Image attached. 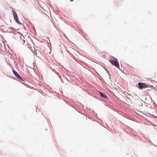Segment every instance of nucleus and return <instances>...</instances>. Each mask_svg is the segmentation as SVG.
Instances as JSON below:
<instances>
[{"mask_svg": "<svg viewBox=\"0 0 157 157\" xmlns=\"http://www.w3.org/2000/svg\"><path fill=\"white\" fill-rule=\"evenodd\" d=\"M109 61L113 65L117 68H119V63L118 60L113 56H111Z\"/></svg>", "mask_w": 157, "mask_h": 157, "instance_id": "obj_1", "label": "nucleus"}, {"mask_svg": "<svg viewBox=\"0 0 157 157\" xmlns=\"http://www.w3.org/2000/svg\"><path fill=\"white\" fill-rule=\"evenodd\" d=\"M13 13L14 18L16 22L18 23L19 24H21V23L19 21V19L17 13L15 12L14 10L13 11Z\"/></svg>", "mask_w": 157, "mask_h": 157, "instance_id": "obj_2", "label": "nucleus"}, {"mask_svg": "<svg viewBox=\"0 0 157 157\" xmlns=\"http://www.w3.org/2000/svg\"><path fill=\"white\" fill-rule=\"evenodd\" d=\"M138 85V87L141 89L145 88L148 87L147 85L143 83L139 82Z\"/></svg>", "mask_w": 157, "mask_h": 157, "instance_id": "obj_3", "label": "nucleus"}, {"mask_svg": "<svg viewBox=\"0 0 157 157\" xmlns=\"http://www.w3.org/2000/svg\"><path fill=\"white\" fill-rule=\"evenodd\" d=\"M13 72L14 75L17 77L18 78L20 79L22 81H24L23 78L20 76L19 75V74L15 71L14 70H13Z\"/></svg>", "mask_w": 157, "mask_h": 157, "instance_id": "obj_4", "label": "nucleus"}, {"mask_svg": "<svg viewBox=\"0 0 157 157\" xmlns=\"http://www.w3.org/2000/svg\"><path fill=\"white\" fill-rule=\"evenodd\" d=\"M99 94H100V96L101 97L105 98H107V96L106 95L102 93L99 92Z\"/></svg>", "mask_w": 157, "mask_h": 157, "instance_id": "obj_5", "label": "nucleus"}, {"mask_svg": "<svg viewBox=\"0 0 157 157\" xmlns=\"http://www.w3.org/2000/svg\"><path fill=\"white\" fill-rule=\"evenodd\" d=\"M73 0H70V1H73Z\"/></svg>", "mask_w": 157, "mask_h": 157, "instance_id": "obj_6", "label": "nucleus"}]
</instances>
